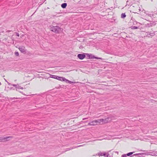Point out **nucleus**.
Masks as SVG:
<instances>
[{"label":"nucleus","instance_id":"16","mask_svg":"<svg viewBox=\"0 0 157 157\" xmlns=\"http://www.w3.org/2000/svg\"><path fill=\"white\" fill-rule=\"evenodd\" d=\"M67 82V83H73V82H74L71 81H69V80H67V82Z\"/></svg>","mask_w":157,"mask_h":157},{"label":"nucleus","instance_id":"18","mask_svg":"<svg viewBox=\"0 0 157 157\" xmlns=\"http://www.w3.org/2000/svg\"><path fill=\"white\" fill-rule=\"evenodd\" d=\"M15 54L16 56H18L19 55V53L18 52H15Z\"/></svg>","mask_w":157,"mask_h":157},{"label":"nucleus","instance_id":"5","mask_svg":"<svg viewBox=\"0 0 157 157\" xmlns=\"http://www.w3.org/2000/svg\"><path fill=\"white\" fill-rule=\"evenodd\" d=\"M1 138V140H2V142H3V141H7V139L10 138H12L10 136H7L6 137H0Z\"/></svg>","mask_w":157,"mask_h":157},{"label":"nucleus","instance_id":"25","mask_svg":"<svg viewBox=\"0 0 157 157\" xmlns=\"http://www.w3.org/2000/svg\"><path fill=\"white\" fill-rule=\"evenodd\" d=\"M87 118H84L82 119L83 120H84L85 119H87Z\"/></svg>","mask_w":157,"mask_h":157},{"label":"nucleus","instance_id":"24","mask_svg":"<svg viewBox=\"0 0 157 157\" xmlns=\"http://www.w3.org/2000/svg\"><path fill=\"white\" fill-rule=\"evenodd\" d=\"M17 36H19V33H17Z\"/></svg>","mask_w":157,"mask_h":157},{"label":"nucleus","instance_id":"20","mask_svg":"<svg viewBox=\"0 0 157 157\" xmlns=\"http://www.w3.org/2000/svg\"><path fill=\"white\" fill-rule=\"evenodd\" d=\"M149 35H150L151 36H153L154 35V33H151L149 34Z\"/></svg>","mask_w":157,"mask_h":157},{"label":"nucleus","instance_id":"10","mask_svg":"<svg viewBox=\"0 0 157 157\" xmlns=\"http://www.w3.org/2000/svg\"><path fill=\"white\" fill-rule=\"evenodd\" d=\"M67 79H66L65 78L62 77H60L59 80L61 81H65L66 82H67Z\"/></svg>","mask_w":157,"mask_h":157},{"label":"nucleus","instance_id":"15","mask_svg":"<svg viewBox=\"0 0 157 157\" xmlns=\"http://www.w3.org/2000/svg\"><path fill=\"white\" fill-rule=\"evenodd\" d=\"M56 76L55 75H51L50 77L52 78L56 79Z\"/></svg>","mask_w":157,"mask_h":157},{"label":"nucleus","instance_id":"14","mask_svg":"<svg viewBox=\"0 0 157 157\" xmlns=\"http://www.w3.org/2000/svg\"><path fill=\"white\" fill-rule=\"evenodd\" d=\"M133 153V152H131L128 153V154H127V155L128 156H129L131 155Z\"/></svg>","mask_w":157,"mask_h":157},{"label":"nucleus","instance_id":"23","mask_svg":"<svg viewBox=\"0 0 157 157\" xmlns=\"http://www.w3.org/2000/svg\"><path fill=\"white\" fill-rule=\"evenodd\" d=\"M19 89H23V87H21V86L20 87V88Z\"/></svg>","mask_w":157,"mask_h":157},{"label":"nucleus","instance_id":"13","mask_svg":"<svg viewBox=\"0 0 157 157\" xmlns=\"http://www.w3.org/2000/svg\"><path fill=\"white\" fill-rule=\"evenodd\" d=\"M126 16L125 14L124 13H123L121 14V17L122 18H124Z\"/></svg>","mask_w":157,"mask_h":157},{"label":"nucleus","instance_id":"8","mask_svg":"<svg viewBox=\"0 0 157 157\" xmlns=\"http://www.w3.org/2000/svg\"><path fill=\"white\" fill-rule=\"evenodd\" d=\"M84 145H79V146H77L76 147H71L70 148H67L66 151H69L71 149H72L74 148H76L78 147L82 146H84Z\"/></svg>","mask_w":157,"mask_h":157},{"label":"nucleus","instance_id":"1","mask_svg":"<svg viewBox=\"0 0 157 157\" xmlns=\"http://www.w3.org/2000/svg\"><path fill=\"white\" fill-rule=\"evenodd\" d=\"M50 29L51 31L54 32L56 33H58L60 29L59 27L56 26L52 27Z\"/></svg>","mask_w":157,"mask_h":157},{"label":"nucleus","instance_id":"19","mask_svg":"<svg viewBox=\"0 0 157 157\" xmlns=\"http://www.w3.org/2000/svg\"><path fill=\"white\" fill-rule=\"evenodd\" d=\"M127 156V154H124L122 155V157H126Z\"/></svg>","mask_w":157,"mask_h":157},{"label":"nucleus","instance_id":"3","mask_svg":"<svg viewBox=\"0 0 157 157\" xmlns=\"http://www.w3.org/2000/svg\"><path fill=\"white\" fill-rule=\"evenodd\" d=\"M108 154H106L105 153H102V152H100V153H98V155L97 154L95 155H98V156H104L105 157H108Z\"/></svg>","mask_w":157,"mask_h":157},{"label":"nucleus","instance_id":"11","mask_svg":"<svg viewBox=\"0 0 157 157\" xmlns=\"http://www.w3.org/2000/svg\"><path fill=\"white\" fill-rule=\"evenodd\" d=\"M67 6L66 3H63L61 5V7L63 8H65Z\"/></svg>","mask_w":157,"mask_h":157},{"label":"nucleus","instance_id":"27","mask_svg":"<svg viewBox=\"0 0 157 157\" xmlns=\"http://www.w3.org/2000/svg\"><path fill=\"white\" fill-rule=\"evenodd\" d=\"M1 82H0V85H1Z\"/></svg>","mask_w":157,"mask_h":157},{"label":"nucleus","instance_id":"26","mask_svg":"<svg viewBox=\"0 0 157 157\" xmlns=\"http://www.w3.org/2000/svg\"><path fill=\"white\" fill-rule=\"evenodd\" d=\"M0 142H2V140H1V137H0Z\"/></svg>","mask_w":157,"mask_h":157},{"label":"nucleus","instance_id":"9","mask_svg":"<svg viewBox=\"0 0 157 157\" xmlns=\"http://www.w3.org/2000/svg\"><path fill=\"white\" fill-rule=\"evenodd\" d=\"M110 119V117H107L105 118V119H103V124L105 123H106L109 120V119Z\"/></svg>","mask_w":157,"mask_h":157},{"label":"nucleus","instance_id":"12","mask_svg":"<svg viewBox=\"0 0 157 157\" xmlns=\"http://www.w3.org/2000/svg\"><path fill=\"white\" fill-rule=\"evenodd\" d=\"M12 85L14 87H15L16 88L19 89L21 86H19L18 85H15L12 84Z\"/></svg>","mask_w":157,"mask_h":157},{"label":"nucleus","instance_id":"4","mask_svg":"<svg viewBox=\"0 0 157 157\" xmlns=\"http://www.w3.org/2000/svg\"><path fill=\"white\" fill-rule=\"evenodd\" d=\"M19 49V50L22 53H25V47L24 46H21L20 47Z\"/></svg>","mask_w":157,"mask_h":157},{"label":"nucleus","instance_id":"7","mask_svg":"<svg viewBox=\"0 0 157 157\" xmlns=\"http://www.w3.org/2000/svg\"><path fill=\"white\" fill-rule=\"evenodd\" d=\"M85 57V56L84 55L82 54H78V57L80 59H83Z\"/></svg>","mask_w":157,"mask_h":157},{"label":"nucleus","instance_id":"6","mask_svg":"<svg viewBox=\"0 0 157 157\" xmlns=\"http://www.w3.org/2000/svg\"><path fill=\"white\" fill-rule=\"evenodd\" d=\"M88 124L90 126H95L97 125L95 120L89 123Z\"/></svg>","mask_w":157,"mask_h":157},{"label":"nucleus","instance_id":"21","mask_svg":"<svg viewBox=\"0 0 157 157\" xmlns=\"http://www.w3.org/2000/svg\"><path fill=\"white\" fill-rule=\"evenodd\" d=\"M93 57H94L96 59H101V58H98V57H94V56H93Z\"/></svg>","mask_w":157,"mask_h":157},{"label":"nucleus","instance_id":"22","mask_svg":"<svg viewBox=\"0 0 157 157\" xmlns=\"http://www.w3.org/2000/svg\"><path fill=\"white\" fill-rule=\"evenodd\" d=\"M133 28L134 29H137L138 28L137 27H136V26H134L133 27Z\"/></svg>","mask_w":157,"mask_h":157},{"label":"nucleus","instance_id":"2","mask_svg":"<svg viewBox=\"0 0 157 157\" xmlns=\"http://www.w3.org/2000/svg\"><path fill=\"white\" fill-rule=\"evenodd\" d=\"M95 120L97 125L103 124V119H98Z\"/></svg>","mask_w":157,"mask_h":157},{"label":"nucleus","instance_id":"17","mask_svg":"<svg viewBox=\"0 0 157 157\" xmlns=\"http://www.w3.org/2000/svg\"><path fill=\"white\" fill-rule=\"evenodd\" d=\"M60 78V77H59L58 76H56V79H58L59 80Z\"/></svg>","mask_w":157,"mask_h":157}]
</instances>
